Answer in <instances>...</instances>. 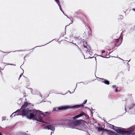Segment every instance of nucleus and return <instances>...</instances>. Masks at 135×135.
Segmentation results:
<instances>
[{"mask_svg": "<svg viewBox=\"0 0 135 135\" xmlns=\"http://www.w3.org/2000/svg\"><path fill=\"white\" fill-rule=\"evenodd\" d=\"M30 105V103L27 102H25L21 108L18 109L20 110V112H22V116H26L29 119L35 120L39 122L46 123L44 120V114L41 113L42 112L39 110L28 109V107Z\"/></svg>", "mask_w": 135, "mask_h": 135, "instance_id": "1", "label": "nucleus"}, {"mask_svg": "<svg viewBox=\"0 0 135 135\" xmlns=\"http://www.w3.org/2000/svg\"><path fill=\"white\" fill-rule=\"evenodd\" d=\"M65 123L68 127L71 128H75L76 127V116H72L70 119H67L65 121Z\"/></svg>", "mask_w": 135, "mask_h": 135, "instance_id": "2", "label": "nucleus"}, {"mask_svg": "<svg viewBox=\"0 0 135 135\" xmlns=\"http://www.w3.org/2000/svg\"><path fill=\"white\" fill-rule=\"evenodd\" d=\"M79 45L80 48L83 49L85 52L89 54V52H90V46L88 45V43H87L84 40L81 41Z\"/></svg>", "mask_w": 135, "mask_h": 135, "instance_id": "3", "label": "nucleus"}, {"mask_svg": "<svg viewBox=\"0 0 135 135\" xmlns=\"http://www.w3.org/2000/svg\"><path fill=\"white\" fill-rule=\"evenodd\" d=\"M116 131L117 133L121 135H130L132 134V135H135V131L134 130L126 131L120 129H118L116 130Z\"/></svg>", "mask_w": 135, "mask_h": 135, "instance_id": "4", "label": "nucleus"}, {"mask_svg": "<svg viewBox=\"0 0 135 135\" xmlns=\"http://www.w3.org/2000/svg\"><path fill=\"white\" fill-rule=\"evenodd\" d=\"M76 108V105L70 107L69 106L66 105L64 106H60L57 108H56L54 109L52 111H56L58 110H65L67 109L70 108Z\"/></svg>", "mask_w": 135, "mask_h": 135, "instance_id": "5", "label": "nucleus"}, {"mask_svg": "<svg viewBox=\"0 0 135 135\" xmlns=\"http://www.w3.org/2000/svg\"><path fill=\"white\" fill-rule=\"evenodd\" d=\"M86 122L81 119L76 120V126H84Z\"/></svg>", "mask_w": 135, "mask_h": 135, "instance_id": "6", "label": "nucleus"}, {"mask_svg": "<svg viewBox=\"0 0 135 135\" xmlns=\"http://www.w3.org/2000/svg\"><path fill=\"white\" fill-rule=\"evenodd\" d=\"M114 41L115 43V45L116 46H119L122 42V40L118 38L117 39H114Z\"/></svg>", "mask_w": 135, "mask_h": 135, "instance_id": "7", "label": "nucleus"}, {"mask_svg": "<svg viewBox=\"0 0 135 135\" xmlns=\"http://www.w3.org/2000/svg\"><path fill=\"white\" fill-rule=\"evenodd\" d=\"M46 129L48 130H51L52 131H54L55 130V128L54 126L51 125H48L45 127Z\"/></svg>", "mask_w": 135, "mask_h": 135, "instance_id": "8", "label": "nucleus"}, {"mask_svg": "<svg viewBox=\"0 0 135 135\" xmlns=\"http://www.w3.org/2000/svg\"><path fill=\"white\" fill-rule=\"evenodd\" d=\"M106 133L109 135H118L116 132H113L110 130H107Z\"/></svg>", "mask_w": 135, "mask_h": 135, "instance_id": "9", "label": "nucleus"}, {"mask_svg": "<svg viewBox=\"0 0 135 135\" xmlns=\"http://www.w3.org/2000/svg\"><path fill=\"white\" fill-rule=\"evenodd\" d=\"M85 33L86 38H88L90 37L91 35L89 30L87 29V31L85 32Z\"/></svg>", "mask_w": 135, "mask_h": 135, "instance_id": "10", "label": "nucleus"}, {"mask_svg": "<svg viewBox=\"0 0 135 135\" xmlns=\"http://www.w3.org/2000/svg\"><path fill=\"white\" fill-rule=\"evenodd\" d=\"M86 114L83 111H81L79 113H78L76 115V118L79 117H82L83 115H85Z\"/></svg>", "mask_w": 135, "mask_h": 135, "instance_id": "11", "label": "nucleus"}, {"mask_svg": "<svg viewBox=\"0 0 135 135\" xmlns=\"http://www.w3.org/2000/svg\"><path fill=\"white\" fill-rule=\"evenodd\" d=\"M87 102V100H85L83 103L81 105H76V108H82L84 106V104H85Z\"/></svg>", "mask_w": 135, "mask_h": 135, "instance_id": "12", "label": "nucleus"}, {"mask_svg": "<svg viewBox=\"0 0 135 135\" xmlns=\"http://www.w3.org/2000/svg\"><path fill=\"white\" fill-rule=\"evenodd\" d=\"M135 104L133 102L129 104L128 107V108L129 109H131L133 108L135 106Z\"/></svg>", "mask_w": 135, "mask_h": 135, "instance_id": "13", "label": "nucleus"}, {"mask_svg": "<svg viewBox=\"0 0 135 135\" xmlns=\"http://www.w3.org/2000/svg\"><path fill=\"white\" fill-rule=\"evenodd\" d=\"M98 129L99 131H105L106 132L107 131V129H103L102 128H100L99 127L98 128Z\"/></svg>", "mask_w": 135, "mask_h": 135, "instance_id": "14", "label": "nucleus"}, {"mask_svg": "<svg viewBox=\"0 0 135 135\" xmlns=\"http://www.w3.org/2000/svg\"><path fill=\"white\" fill-rule=\"evenodd\" d=\"M55 2L57 3L58 4V6L59 7V8L61 10V6L60 4V2L59 0H54Z\"/></svg>", "mask_w": 135, "mask_h": 135, "instance_id": "15", "label": "nucleus"}, {"mask_svg": "<svg viewBox=\"0 0 135 135\" xmlns=\"http://www.w3.org/2000/svg\"><path fill=\"white\" fill-rule=\"evenodd\" d=\"M22 99L21 98L19 99L17 101V104L18 105H20L22 104Z\"/></svg>", "mask_w": 135, "mask_h": 135, "instance_id": "16", "label": "nucleus"}, {"mask_svg": "<svg viewBox=\"0 0 135 135\" xmlns=\"http://www.w3.org/2000/svg\"><path fill=\"white\" fill-rule=\"evenodd\" d=\"M20 110H16L15 112L14 113H13L10 116V117L11 118H12L13 117V115L15 113H17V112H20Z\"/></svg>", "mask_w": 135, "mask_h": 135, "instance_id": "17", "label": "nucleus"}, {"mask_svg": "<svg viewBox=\"0 0 135 135\" xmlns=\"http://www.w3.org/2000/svg\"><path fill=\"white\" fill-rule=\"evenodd\" d=\"M105 84L108 85L109 84V81L108 80L105 79L104 83Z\"/></svg>", "mask_w": 135, "mask_h": 135, "instance_id": "18", "label": "nucleus"}, {"mask_svg": "<svg viewBox=\"0 0 135 135\" xmlns=\"http://www.w3.org/2000/svg\"><path fill=\"white\" fill-rule=\"evenodd\" d=\"M18 112H17V113H15L13 115V117H15L16 115H21V114H19L18 113Z\"/></svg>", "mask_w": 135, "mask_h": 135, "instance_id": "19", "label": "nucleus"}, {"mask_svg": "<svg viewBox=\"0 0 135 135\" xmlns=\"http://www.w3.org/2000/svg\"><path fill=\"white\" fill-rule=\"evenodd\" d=\"M100 79V81L102 82V83H104V80L105 79H102V78H99Z\"/></svg>", "mask_w": 135, "mask_h": 135, "instance_id": "20", "label": "nucleus"}, {"mask_svg": "<svg viewBox=\"0 0 135 135\" xmlns=\"http://www.w3.org/2000/svg\"><path fill=\"white\" fill-rule=\"evenodd\" d=\"M21 135H30L26 134L25 133H22Z\"/></svg>", "mask_w": 135, "mask_h": 135, "instance_id": "21", "label": "nucleus"}, {"mask_svg": "<svg viewBox=\"0 0 135 135\" xmlns=\"http://www.w3.org/2000/svg\"><path fill=\"white\" fill-rule=\"evenodd\" d=\"M6 119V118L5 117H3L2 118V120H5Z\"/></svg>", "mask_w": 135, "mask_h": 135, "instance_id": "22", "label": "nucleus"}, {"mask_svg": "<svg viewBox=\"0 0 135 135\" xmlns=\"http://www.w3.org/2000/svg\"><path fill=\"white\" fill-rule=\"evenodd\" d=\"M105 51L104 50L102 51V54H101V55H103V54L104 53H105Z\"/></svg>", "mask_w": 135, "mask_h": 135, "instance_id": "23", "label": "nucleus"}, {"mask_svg": "<svg viewBox=\"0 0 135 135\" xmlns=\"http://www.w3.org/2000/svg\"><path fill=\"white\" fill-rule=\"evenodd\" d=\"M112 87L113 88H115L116 87V86L115 85H113V86H112Z\"/></svg>", "mask_w": 135, "mask_h": 135, "instance_id": "24", "label": "nucleus"}, {"mask_svg": "<svg viewBox=\"0 0 135 135\" xmlns=\"http://www.w3.org/2000/svg\"><path fill=\"white\" fill-rule=\"evenodd\" d=\"M30 91L31 92L32 94V91H33V90L32 89H30Z\"/></svg>", "mask_w": 135, "mask_h": 135, "instance_id": "25", "label": "nucleus"}, {"mask_svg": "<svg viewBox=\"0 0 135 135\" xmlns=\"http://www.w3.org/2000/svg\"><path fill=\"white\" fill-rule=\"evenodd\" d=\"M132 114H135V111H134V112H132Z\"/></svg>", "mask_w": 135, "mask_h": 135, "instance_id": "26", "label": "nucleus"}, {"mask_svg": "<svg viewBox=\"0 0 135 135\" xmlns=\"http://www.w3.org/2000/svg\"><path fill=\"white\" fill-rule=\"evenodd\" d=\"M132 10L135 12V8H133L132 9Z\"/></svg>", "mask_w": 135, "mask_h": 135, "instance_id": "27", "label": "nucleus"}, {"mask_svg": "<svg viewBox=\"0 0 135 135\" xmlns=\"http://www.w3.org/2000/svg\"><path fill=\"white\" fill-rule=\"evenodd\" d=\"M22 75H23V74H21L20 76V78L19 79H20V78L22 76Z\"/></svg>", "mask_w": 135, "mask_h": 135, "instance_id": "28", "label": "nucleus"}, {"mask_svg": "<svg viewBox=\"0 0 135 135\" xmlns=\"http://www.w3.org/2000/svg\"><path fill=\"white\" fill-rule=\"evenodd\" d=\"M116 92H117L118 91V89L117 88H116L115 90Z\"/></svg>", "mask_w": 135, "mask_h": 135, "instance_id": "29", "label": "nucleus"}, {"mask_svg": "<svg viewBox=\"0 0 135 135\" xmlns=\"http://www.w3.org/2000/svg\"><path fill=\"white\" fill-rule=\"evenodd\" d=\"M81 53L82 55H83V52L81 51Z\"/></svg>", "mask_w": 135, "mask_h": 135, "instance_id": "30", "label": "nucleus"}, {"mask_svg": "<svg viewBox=\"0 0 135 135\" xmlns=\"http://www.w3.org/2000/svg\"><path fill=\"white\" fill-rule=\"evenodd\" d=\"M0 135H3L0 132Z\"/></svg>", "mask_w": 135, "mask_h": 135, "instance_id": "31", "label": "nucleus"}, {"mask_svg": "<svg viewBox=\"0 0 135 135\" xmlns=\"http://www.w3.org/2000/svg\"><path fill=\"white\" fill-rule=\"evenodd\" d=\"M21 51V50H18V51ZM15 52H16V51H15ZM14 52H15V51H14Z\"/></svg>", "mask_w": 135, "mask_h": 135, "instance_id": "32", "label": "nucleus"}, {"mask_svg": "<svg viewBox=\"0 0 135 135\" xmlns=\"http://www.w3.org/2000/svg\"><path fill=\"white\" fill-rule=\"evenodd\" d=\"M60 10L62 11V12L63 13V14H64V12H63V11H62V9H61V10L60 9Z\"/></svg>", "mask_w": 135, "mask_h": 135, "instance_id": "33", "label": "nucleus"}, {"mask_svg": "<svg viewBox=\"0 0 135 135\" xmlns=\"http://www.w3.org/2000/svg\"><path fill=\"white\" fill-rule=\"evenodd\" d=\"M65 16L67 17L68 18V16H66V15H65Z\"/></svg>", "mask_w": 135, "mask_h": 135, "instance_id": "34", "label": "nucleus"}, {"mask_svg": "<svg viewBox=\"0 0 135 135\" xmlns=\"http://www.w3.org/2000/svg\"><path fill=\"white\" fill-rule=\"evenodd\" d=\"M73 44H74L75 45H76L75 44H74V43H73Z\"/></svg>", "mask_w": 135, "mask_h": 135, "instance_id": "35", "label": "nucleus"}, {"mask_svg": "<svg viewBox=\"0 0 135 135\" xmlns=\"http://www.w3.org/2000/svg\"><path fill=\"white\" fill-rule=\"evenodd\" d=\"M101 56L103 57H104L103 56Z\"/></svg>", "mask_w": 135, "mask_h": 135, "instance_id": "36", "label": "nucleus"}, {"mask_svg": "<svg viewBox=\"0 0 135 135\" xmlns=\"http://www.w3.org/2000/svg\"><path fill=\"white\" fill-rule=\"evenodd\" d=\"M76 46H78V47H79V46H78L77 45H76Z\"/></svg>", "mask_w": 135, "mask_h": 135, "instance_id": "37", "label": "nucleus"}, {"mask_svg": "<svg viewBox=\"0 0 135 135\" xmlns=\"http://www.w3.org/2000/svg\"><path fill=\"white\" fill-rule=\"evenodd\" d=\"M69 91L70 93H71V92H70V91Z\"/></svg>", "mask_w": 135, "mask_h": 135, "instance_id": "38", "label": "nucleus"}, {"mask_svg": "<svg viewBox=\"0 0 135 135\" xmlns=\"http://www.w3.org/2000/svg\"><path fill=\"white\" fill-rule=\"evenodd\" d=\"M52 132H51V134L52 133Z\"/></svg>", "mask_w": 135, "mask_h": 135, "instance_id": "39", "label": "nucleus"}, {"mask_svg": "<svg viewBox=\"0 0 135 135\" xmlns=\"http://www.w3.org/2000/svg\"><path fill=\"white\" fill-rule=\"evenodd\" d=\"M48 113V112H46V113Z\"/></svg>", "mask_w": 135, "mask_h": 135, "instance_id": "40", "label": "nucleus"}, {"mask_svg": "<svg viewBox=\"0 0 135 135\" xmlns=\"http://www.w3.org/2000/svg\"><path fill=\"white\" fill-rule=\"evenodd\" d=\"M25 57H24V59H25Z\"/></svg>", "mask_w": 135, "mask_h": 135, "instance_id": "41", "label": "nucleus"}, {"mask_svg": "<svg viewBox=\"0 0 135 135\" xmlns=\"http://www.w3.org/2000/svg\"><path fill=\"white\" fill-rule=\"evenodd\" d=\"M38 46H36V47H37Z\"/></svg>", "mask_w": 135, "mask_h": 135, "instance_id": "42", "label": "nucleus"}, {"mask_svg": "<svg viewBox=\"0 0 135 135\" xmlns=\"http://www.w3.org/2000/svg\"><path fill=\"white\" fill-rule=\"evenodd\" d=\"M38 46H36V47H37Z\"/></svg>", "mask_w": 135, "mask_h": 135, "instance_id": "43", "label": "nucleus"}, {"mask_svg": "<svg viewBox=\"0 0 135 135\" xmlns=\"http://www.w3.org/2000/svg\"><path fill=\"white\" fill-rule=\"evenodd\" d=\"M76 86H77V84H76Z\"/></svg>", "mask_w": 135, "mask_h": 135, "instance_id": "44", "label": "nucleus"}]
</instances>
